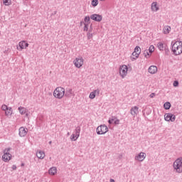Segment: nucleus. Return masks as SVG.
I'll return each instance as SVG.
<instances>
[{
	"instance_id": "nucleus-1",
	"label": "nucleus",
	"mask_w": 182,
	"mask_h": 182,
	"mask_svg": "<svg viewBox=\"0 0 182 182\" xmlns=\"http://www.w3.org/2000/svg\"><path fill=\"white\" fill-rule=\"evenodd\" d=\"M171 50L175 56H178L182 53V41H177L171 42Z\"/></svg>"
},
{
	"instance_id": "nucleus-2",
	"label": "nucleus",
	"mask_w": 182,
	"mask_h": 182,
	"mask_svg": "<svg viewBox=\"0 0 182 182\" xmlns=\"http://www.w3.org/2000/svg\"><path fill=\"white\" fill-rule=\"evenodd\" d=\"M53 96L56 99H63V96H65V88L62 87H56L53 92Z\"/></svg>"
},
{
	"instance_id": "nucleus-3",
	"label": "nucleus",
	"mask_w": 182,
	"mask_h": 182,
	"mask_svg": "<svg viewBox=\"0 0 182 182\" xmlns=\"http://www.w3.org/2000/svg\"><path fill=\"white\" fill-rule=\"evenodd\" d=\"M173 170L176 171V173H182V157L178 158L173 164Z\"/></svg>"
},
{
	"instance_id": "nucleus-4",
	"label": "nucleus",
	"mask_w": 182,
	"mask_h": 182,
	"mask_svg": "<svg viewBox=\"0 0 182 182\" xmlns=\"http://www.w3.org/2000/svg\"><path fill=\"white\" fill-rule=\"evenodd\" d=\"M127 70H129V68L126 65H122L119 67V75L122 79L127 76Z\"/></svg>"
},
{
	"instance_id": "nucleus-5",
	"label": "nucleus",
	"mask_w": 182,
	"mask_h": 182,
	"mask_svg": "<svg viewBox=\"0 0 182 182\" xmlns=\"http://www.w3.org/2000/svg\"><path fill=\"white\" fill-rule=\"evenodd\" d=\"M108 132L109 128L105 124L99 126L96 129L97 134H106Z\"/></svg>"
},
{
	"instance_id": "nucleus-6",
	"label": "nucleus",
	"mask_w": 182,
	"mask_h": 182,
	"mask_svg": "<svg viewBox=\"0 0 182 182\" xmlns=\"http://www.w3.org/2000/svg\"><path fill=\"white\" fill-rule=\"evenodd\" d=\"M11 150V148H8L7 149L4 150V155L2 156V159L6 163L9 161L11 160V158L12 157V155L9 153V151Z\"/></svg>"
},
{
	"instance_id": "nucleus-7",
	"label": "nucleus",
	"mask_w": 182,
	"mask_h": 182,
	"mask_svg": "<svg viewBox=\"0 0 182 182\" xmlns=\"http://www.w3.org/2000/svg\"><path fill=\"white\" fill-rule=\"evenodd\" d=\"M140 53H141V48H140L139 46L135 47L134 51L132 53V56H134L135 58H132V60H136L140 55Z\"/></svg>"
},
{
	"instance_id": "nucleus-8",
	"label": "nucleus",
	"mask_w": 182,
	"mask_h": 182,
	"mask_svg": "<svg viewBox=\"0 0 182 182\" xmlns=\"http://www.w3.org/2000/svg\"><path fill=\"white\" fill-rule=\"evenodd\" d=\"M83 58L82 57H79L75 58V60H74V65L75 66V68H82V66H83Z\"/></svg>"
},
{
	"instance_id": "nucleus-9",
	"label": "nucleus",
	"mask_w": 182,
	"mask_h": 182,
	"mask_svg": "<svg viewBox=\"0 0 182 182\" xmlns=\"http://www.w3.org/2000/svg\"><path fill=\"white\" fill-rule=\"evenodd\" d=\"M90 19L95 21V22H102L103 16L100 14H94L90 16Z\"/></svg>"
},
{
	"instance_id": "nucleus-10",
	"label": "nucleus",
	"mask_w": 182,
	"mask_h": 182,
	"mask_svg": "<svg viewBox=\"0 0 182 182\" xmlns=\"http://www.w3.org/2000/svg\"><path fill=\"white\" fill-rule=\"evenodd\" d=\"M164 119L166 120V122H175L176 115L171 113H167L164 115Z\"/></svg>"
},
{
	"instance_id": "nucleus-11",
	"label": "nucleus",
	"mask_w": 182,
	"mask_h": 182,
	"mask_svg": "<svg viewBox=\"0 0 182 182\" xmlns=\"http://www.w3.org/2000/svg\"><path fill=\"white\" fill-rule=\"evenodd\" d=\"M64 96L65 97H72V96H75V92L73 91V89L72 88H67L65 90Z\"/></svg>"
},
{
	"instance_id": "nucleus-12",
	"label": "nucleus",
	"mask_w": 182,
	"mask_h": 182,
	"mask_svg": "<svg viewBox=\"0 0 182 182\" xmlns=\"http://www.w3.org/2000/svg\"><path fill=\"white\" fill-rule=\"evenodd\" d=\"M29 46V44L26 43L25 41H23L18 43L17 46L18 50H22V49H26Z\"/></svg>"
},
{
	"instance_id": "nucleus-13",
	"label": "nucleus",
	"mask_w": 182,
	"mask_h": 182,
	"mask_svg": "<svg viewBox=\"0 0 182 182\" xmlns=\"http://www.w3.org/2000/svg\"><path fill=\"white\" fill-rule=\"evenodd\" d=\"M18 134L20 137H25L28 134V129H25L23 127H21L18 129Z\"/></svg>"
},
{
	"instance_id": "nucleus-14",
	"label": "nucleus",
	"mask_w": 182,
	"mask_h": 182,
	"mask_svg": "<svg viewBox=\"0 0 182 182\" xmlns=\"http://www.w3.org/2000/svg\"><path fill=\"white\" fill-rule=\"evenodd\" d=\"M146 153L140 152L135 156V160H137L138 161H144V159H146Z\"/></svg>"
},
{
	"instance_id": "nucleus-15",
	"label": "nucleus",
	"mask_w": 182,
	"mask_h": 182,
	"mask_svg": "<svg viewBox=\"0 0 182 182\" xmlns=\"http://www.w3.org/2000/svg\"><path fill=\"white\" fill-rule=\"evenodd\" d=\"M130 113L133 117H136L139 114V107L134 106L132 107L130 109Z\"/></svg>"
},
{
	"instance_id": "nucleus-16",
	"label": "nucleus",
	"mask_w": 182,
	"mask_h": 182,
	"mask_svg": "<svg viewBox=\"0 0 182 182\" xmlns=\"http://www.w3.org/2000/svg\"><path fill=\"white\" fill-rule=\"evenodd\" d=\"M148 72L151 73V75L157 73V67L156 65H151L148 69Z\"/></svg>"
},
{
	"instance_id": "nucleus-17",
	"label": "nucleus",
	"mask_w": 182,
	"mask_h": 182,
	"mask_svg": "<svg viewBox=\"0 0 182 182\" xmlns=\"http://www.w3.org/2000/svg\"><path fill=\"white\" fill-rule=\"evenodd\" d=\"M100 93V90L99 89L95 90L93 92L90 94V99H95L96 97V95H99Z\"/></svg>"
},
{
	"instance_id": "nucleus-18",
	"label": "nucleus",
	"mask_w": 182,
	"mask_h": 182,
	"mask_svg": "<svg viewBox=\"0 0 182 182\" xmlns=\"http://www.w3.org/2000/svg\"><path fill=\"white\" fill-rule=\"evenodd\" d=\"M157 48H158V49H159V50H164L167 48V45H166L161 42H159L157 43Z\"/></svg>"
},
{
	"instance_id": "nucleus-19",
	"label": "nucleus",
	"mask_w": 182,
	"mask_h": 182,
	"mask_svg": "<svg viewBox=\"0 0 182 182\" xmlns=\"http://www.w3.org/2000/svg\"><path fill=\"white\" fill-rule=\"evenodd\" d=\"M36 156L38 159L43 160V159H45V152L43 151H38L36 152Z\"/></svg>"
},
{
	"instance_id": "nucleus-20",
	"label": "nucleus",
	"mask_w": 182,
	"mask_h": 182,
	"mask_svg": "<svg viewBox=\"0 0 182 182\" xmlns=\"http://www.w3.org/2000/svg\"><path fill=\"white\" fill-rule=\"evenodd\" d=\"M56 173H58V168H56V167H52L48 170V174H50V176H55Z\"/></svg>"
},
{
	"instance_id": "nucleus-21",
	"label": "nucleus",
	"mask_w": 182,
	"mask_h": 182,
	"mask_svg": "<svg viewBox=\"0 0 182 182\" xmlns=\"http://www.w3.org/2000/svg\"><path fill=\"white\" fill-rule=\"evenodd\" d=\"M5 114L7 117H9V116H12V108H7V109L5 111Z\"/></svg>"
},
{
	"instance_id": "nucleus-22",
	"label": "nucleus",
	"mask_w": 182,
	"mask_h": 182,
	"mask_svg": "<svg viewBox=\"0 0 182 182\" xmlns=\"http://www.w3.org/2000/svg\"><path fill=\"white\" fill-rule=\"evenodd\" d=\"M75 137L76 139H79V136H80V127H77L75 129Z\"/></svg>"
},
{
	"instance_id": "nucleus-23",
	"label": "nucleus",
	"mask_w": 182,
	"mask_h": 182,
	"mask_svg": "<svg viewBox=\"0 0 182 182\" xmlns=\"http://www.w3.org/2000/svg\"><path fill=\"white\" fill-rule=\"evenodd\" d=\"M171 29V28L168 26H166L164 28V33H165L166 35H167V33H170V30Z\"/></svg>"
},
{
	"instance_id": "nucleus-24",
	"label": "nucleus",
	"mask_w": 182,
	"mask_h": 182,
	"mask_svg": "<svg viewBox=\"0 0 182 182\" xmlns=\"http://www.w3.org/2000/svg\"><path fill=\"white\" fill-rule=\"evenodd\" d=\"M164 107L165 110H169L170 107H171V104L170 102H165L164 105Z\"/></svg>"
},
{
	"instance_id": "nucleus-25",
	"label": "nucleus",
	"mask_w": 182,
	"mask_h": 182,
	"mask_svg": "<svg viewBox=\"0 0 182 182\" xmlns=\"http://www.w3.org/2000/svg\"><path fill=\"white\" fill-rule=\"evenodd\" d=\"M151 9L152 11H159V7H157V3L156 2L152 3Z\"/></svg>"
},
{
	"instance_id": "nucleus-26",
	"label": "nucleus",
	"mask_w": 182,
	"mask_h": 182,
	"mask_svg": "<svg viewBox=\"0 0 182 182\" xmlns=\"http://www.w3.org/2000/svg\"><path fill=\"white\" fill-rule=\"evenodd\" d=\"M18 110L21 114H25V113H26V108L25 107H19Z\"/></svg>"
},
{
	"instance_id": "nucleus-27",
	"label": "nucleus",
	"mask_w": 182,
	"mask_h": 182,
	"mask_svg": "<svg viewBox=\"0 0 182 182\" xmlns=\"http://www.w3.org/2000/svg\"><path fill=\"white\" fill-rule=\"evenodd\" d=\"M143 55L146 59H149V58H150L151 54L149 53V50H146L144 51Z\"/></svg>"
},
{
	"instance_id": "nucleus-28",
	"label": "nucleus",
	"mask_w": 182,
	"mask_h": 182,
	"mask_svg": "<svg viewBox=\"0 0 182 182\" xmlns=\"http://www.w3.org/2000/svg\"><path fill=\"white\" fill-rule=\"evenodd\" d=\"M84 23H87V24H90V16H87L85 17L84 18Z\"/></svg>"
},
{
	"instance_id": "nucleus-29",
	"label": "nucleus",
	"mask_w": 182,
	"mask_h": 182,
	"mask_svg": "<svg viewBox=\"0 0 182 182\" xmlns=\"http://www.w3.org/2000/svg\"><path fill=\"white\" fill-rule=\"evenodd\" d=\"M117 118L116 117H112L109 120H108V123L109 124H112V123H113V122H114Z\"/></svg>"
},
{
	"instance_id": "nucleus-30",
	"label": "nucleus",
	"mask_w": 182,
	"mask_h": 182,
	"mask_svg": "<svg viewBox=\"0 0 182 182\" xmlns=\"http://www.w3.org/2000/svg\"><path fill=\"white\" fill-rule=\"evenodd\" d=\"M91 4L92 6H97L99 4V0H92Z\"/></svg>"
},
{
	"instance_id": "nucleus-31",
	"label": "nucleus",
	"mask_w": 182,
	"mask_h": 182,
	"mask_svg": "<svg viewBox=\"0 0 182 182\" xmlns=\"http://www.w3.org/2000/svg\"><path fill=\"white\" fill-rule=\"evenodd\" d=\"M87 38L88 41H90V39H92V38H93V33H92L90 32H87Z\"/></svg>"
},
{
	"instance_id": "nucleus-32",
	"label": "nucleus",
	"mask_w": 182,
	"mask_h": 182,
	"mask_svg": "<svg viewBox=\"0 0 182 182\" xmlns=\"http://www.w3.org/2000/svg\"><path fill=\"white\" fill-rule=\"evenodd\" d=\"M148 50H149V53L151 55V53L154 52V46H153V45L150 46Z\"/></svg>"
},
{
	"instance_id": "nucleus-33",
	"label": "nucleus",
	"mask_w": 182,
	"mask_h": 182,
	"mask_svg": "<svg viewBox=\"0 0 182 182\" xmlns=\"http://www.w3.org/2000/svg\"><path fill=\"white\" fill-rule=\"evenodd\" d=\"M3 3L8 6L11 5V0H3Z\"/></svg>"
},
{
	"instance_id": "nucleus-34",
	"label": "nucleus",
	"mask_w": 182,
	"mask_h": 182,
	"mask_svg": "<svg viewBox=\"0 0 182 182\" xmlns=\"http://www.w3.org/2000/svg\"><path fill=\"white\" fill-rule=\"evenodd\" d=\"M70 139H71L72 141H76V140H77V139H76V135L75 134H73L70 136Z\"/></svg>"
},
{
	"instance_id": "nucleus-35",
	"label": "nucleus",
	"mask_w": 182,
	"mask_h": 182,
	"mask_svg": "<svg viewBox=\"0 0 182 182\" xmlns=\"http://www.w3.org/2000/svg\"><path fill=\"white\" fill-rule=\"evenodd\" d=\"M84 31H86L87 32V31H89V24L86 23H84Z\"/></svg>"
},
{
	"instance_id": "nucleus-36",
	"label": "nucleus",
	"mask_w": 182,
	"mask_h": 182,
	"mask_svg": "<svg viewBox=\"0 0 182 182\" xmlns=\"http://www.w3.org/2000/svg\"><path fill=\"white\" fill-rule=\"evenodd\" d=\"M8 109H9V107H8V106H6V105H3L1 106V110H4V112H6V110H8Z\"/></svg>"
},
{
	"instance_id": "nucleus-37",
	"label": "nucleus",
	"mask_w": 182,
	"mask_h": 182,
	"mask_svg": "<svg viewBox=\"0 0 182 182\" xmlns=\"http://www.w3.org/2000/svg\"><path fill=\"white\" fill-rule=\"evenodd\" d=\"M173 86H174V87H177V86H178V81L175 80L173 82Z\"/></svg>"
},
{
	"instance_id": "nucleus-38",
	"label": "nucleus",
	"mask_w": 182,
	"mask_h": 182,
	"mask_svg": "<svg viewBox=\"0 0 182 182\" xmlns=\"http://www.w3.org/2000/svg\"><path fill=\"white\" fill-rule=\"evenodd\" d=\"M120 123V120L118 119L117 118L116 119V120L114 122V124H119Z\"/></svg>"
},
{
	"instance_id": "nucleus-39",
	"label": "nucleus",
	"mask_w": 182,
	"mask_h": 182,
	"mask_svg": "<svg viewBox=\"0 0 182 182\" xmlns=\"http://www.w3.org/2000/svg\"><path fill=\"white\" fill-rule=\"evenodd\" d=\"M165 52H166V55H168V53H170V50H168V48H166V47L164 49Z\"/></svg>"
},
{
	"instance_id": "nucleus-40",
	"label": "nucleus",
	"mask_w": 182,
	"mask_h": 182,
	"mask_svg": "<svg viewBox=\"0 0 182 182\" xmlns=\"http://www.w3.org/2000/svg\"><path fill=\"white\" fill-rule=\"evenodd\" d=\"M154 96H156V93L152 92V93L149 95V97H151V99H153V97H154Z\"/></svg>"
},
{
	"instance_id": "nucleus-41",
	"label": "nucleus",
	"mask_w": 182,
	"mask_h": 182,
	"mask_svg": "<svg viewBox=\"0 0 182 182\" xmlns=\"http://www.w3.org/2000/svg\"><path fill=\"white\" fill-rule=\"evenodd\" d=\"M92 31H93V27L91 24L90 26V29H89L88 32L92 33Z\"/></svg>"
},
{
	"instance_id": "nucleus-42",
	"label": "nucleus",
	"mask_w": 182,
	"mask_h": 182,
	"mask_svg": "<svg viewBox=\"0 0 182 182\" xmlns=\"http://www.w3.org/2000/svg\"><path fill=\"white\" fill-rule=\"evenodd\" d=\"M12 170H16V165L12 166Z\"/></svg>"
},
{
	"instance_id": "nucleus-43",
	"label": "nucleus",
	"mask_w": 182,
	"mask_h": 182,
	"mask_svg": "<svg viewBox=\"0 0 182 182\" xmlns=\"http://www.w3.org/2000/svg\"><path fill=\"white\" fill-rule=\"evenodd\" d=\"M80 26H83V21H80Z\"/></svg>"
},
{
	"instance_id": "nucleus-44",
	"label": "nucleus",
	"mask_w": 182,
	"mask_h": 182,
	"mask_svg": "<svg viewBox=\"0 0 182 182\" xmlns=\"http://www.w3.org/2000/svg\"><path fill=\"white\" fill-rule=\"evenodd\" d=\"M109 182H114V179H110Z\"/></svg>"
},
{
	"instance_id": "nucleus-45",
	"label": "nucleus",
	"mask_w": 182,
	"mask_h": 182,
	"mask_svg": "<svg viewBox=\"0 0 182 182\" xmlns=\"http://www.w3.org/2000/svg\"><path fill=\"white\" fill-rule=\"evenodd\" d=\"M23 166H25V164L22 163L21 164V167H23Z\"/></svg>"
},
{
	"instance_id": "nucleus-46",
	"label": "nucleus",
	"mask_w": 182,
	"mask_h": 182,
	"mask_svg": "<svg viewBox=\"0 0 182 182\" xmlns=\"http://www.w3.org/2000/svg\"><path fill=\"white\" fill-rule=\"evenodd\" d=\"M48 144H52V141H50L48 142Z\"/></svg>"
},
{
	"instance_id": "nucleus-47",
	"label": "nucleus",
	"mask_w": 182,
	"mask_h": 182,
	"mask_svg": "<svg viewBox=\"0 0 182 182\" xmlns=\"http://www.w3.org/2000/svg\"><path fill=\"white\" fill-rule=\"evenodd\" d=\"M26 116L28 117V116H29V114H28V113H26Z\"/></svg>"
},
{
	"instance_id": "nucleus-48",
	"label": "nucleus",
	"mask_w": 182,
	"mask_h": 182,
	"mask_svg": "<svg viewBox=\"0 0 182 182\" xmlns=\"http://www.w3.org/2000/svg\"><path fill=\"white\" fill-rule=\"evenodd\" d=\"M55 15H56V11L54 12Z\"/></svg>"
}]
</instances>
